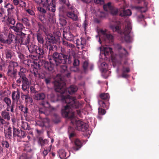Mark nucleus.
<instances>
[{
    "label": "nucleus",
    "instance_id": "obj_1",
    "mask_svg": "<svg viewBox=\"0 0 159 159\" xmlns=\"http://www.w3.org/2000/svg\"><path fill=\"white\" fill-rule=\"evenodd\" d=\"M61 100L63 102L66 104L63 109L61 110L62 115L70 119L72 124L75 126L76 129L82 131L86 130L88 127V125L80 120H77L75 118V113L72 111L73 109L81 108L82 107V104L78 101L76 99L69 95L62 96Z\"/></svg>",
    "mask_w": 159,
    "mask_h": 159
},
{
    "label": "nucleus",
    "instance_id": "obj_2",
    "mask_svg": "<svg viewBox=\"0 0 159 159\" xmlns=\"http://www.w3.org/2000/svg\"><path fill=\"white\" fill-rule=\"evenodd\" d=\"M61 38V33L57 31L53 34H50L47 35V43L46 46L49 50V55L53 54V52H55L57 49V46L55 44L60 41Z\"/></svg>",
    "mask_w": 159,
    "mask_h": 159
},
{
    "label": "nucleus",
    "instance_id": "obj_3",
    "mask_svg": "<svg viewBox=\"0 0 159 159\" xmlns=\"http://www.w3.org/2000/svg\"><path fill=\"white\" fill-rule=\"evenodd\" d=\"M54 87L56 91L62 94L64 93L67 90L70 94H72L78 90L77 87L73 85L70 86L67 89L66 86V83L61 76L59 77V80L55 82Z\"/></svg>",
    "mask_w": 159,
    "mask_h": 159
},
{
    "label": "nucleus",
    "instance_id": "obj_4",
    "mask_svg": "<svg viewBox=\"0 0 159 159\" xmlns=\"http://www.w3.org/2000/svg\"><path fill=\"white\" fill-rule=\"evenodd\" d=\"M52 57L56 66L60 64H70L72 62L70 56L65 52L64 49H61L60 53L53 52Z\"/></svg>",
    "mask_w": 159,
    "mask_h": 159
},
{
    "label": "nucleus",
    "instance_id": "obj_5",
    "mask_svg": "<svg viewBox=\"0 0 159 159\" xmlns=\"http://www.w3.org/2000/svg\"><path fill=\"white\" fill-rule=\"evenodd\" d=\"M67 7L66 9L64 5H62L59 7V11L61 13H66V16L73 20L76 21L78 20V18L75 14L76 9L70 3L66 4Z\"/></svg>",
    "mask_w": 159,
    "mask_h": 159
},
{
    "label": "nucleus",
    "instance_id": "obj_6",
    "mask_svg": "<svg viewBox=\"0 0 159 159\" xmlns=\"http://www.w3.org/2000/svg\"><path fill=\"white\" fill-rule=\"evenodd\" d=\"M38 4H42L43 7L46 8L48 11L54 13L56 11L55 4V0H33Z\"/></svg>",
    "mask_w": 159,
    "mask_h": 159
},
{
    "label": "nucleus",
    "instance_id": "obj_7",
    "mask_svg": "<svg viewBox=\"0 0 159 159\" xmlns=\"http://www.w3.org/2000/svg\"><path fill=\"white\" fill-rule=\"evenodd\" d=\"M110 27L111 26H110ZM113 31H116L120 34L123 33L125 36V39L126 42H130V38L129 36V34L130 32V30L131 29V23L128 22L127 24V26H126L125 29L123 32L120 30V27L118 25H116L115 26L111 27Z\"/></svg>",
    "mask_w": 159,
    "mask_h": 159
},
{
    "label": "nucleus",
    "instance_id": "obj_8",
    "mask_svg": "<svg viewBox=\"0 0 159 159\" xmlns=\"http://www.w3.org/2000/svg\"><path fill=\"white\" fill-rule=\"evenodd\" d=\"M18 76L19 78L16 80V83L20 84L22 83L21 85L22 90L26 93H29L30 83L28 79L26 77L25 75H18Z\"/></svg>",
    "mask_w": 159,
    "mask_h": 159
},
{
    "label": "nucleus",
    "instance_id": "obj_9",
    "mask_svg": "<svg viewBox=\"0 0 159 159\" xmlns=\"http://www.w3.org/2000/svg\"><path fill=\"white\" fill-rule=\"evenodd\" d=\"M11 60L9 62L7 74L9 76L13 77L16 79V75L17 73V68L20 67L17 62Z\"/></svg>",
    "mask_w": 159,
    "mask_h": 159
},
{
    "label": "nucleus",
    "instance_id": "obj_10",
    "mask_svg": "<svg viewBox=\"0 0 159 159\" xmlns=\"http://www.w3.org/2000/svg\"><path fill=\"white\" fill-rule=\"evenodd\" d=\"M31 36L30 34L22 33L18 35V42L20 44L27 46L30 41Z\"/></svg>",
    "mask_w": 159,
    "mask_h": 159
},
{
    "label": "nucleus",
    "instance_id": "obj_11",
    "mask_svg": "<svg viewBox=\"0 0 159 159\" xmlns=\"http://www.w3.org/2000/svg\"><path fill=\"white\" fill-rule=\"evenodd\" d=\"M94 2L96 4L103 5V8L105 12L102 13L101 16L104 17H107L109 13V2H107L106 4H104V0H94Z\"/></svg>",
    "mask_w": 159,
    "mask_h": 159
},
{
    "label": "nucleus",
    "instance_id": "obj_12",
    "mask_svg": "<svg viewBox=\"0 0 159 159\" xmlns=\"http://www.w3.org/2000/svg\"><path fill=\"white\" fill-rule=\"evenodd\" d=\"M38 10L40 12L39 18L42 21L44 20L50 19L52 16L51 13H47L46 9L42 7H38Z\"/></svg>",
    "mask_w": 159,
    "mask_h": 159
},
{
    "label": "nucleus",
    "instance_id": "obj_13",
    "mask_svg": "<svg viewBox=\"0 0 159 159\" xmlns=\"http://www.w3.org/2000/svg\"><path fill=\"white\" fill-rule=\"evenodd\" d=\"M10 28L16 33V34L18 35H19L23 33L22 31L23 29L25 28L23 24L20 22L17 23L15 25H11Z\"/></svg>",
    "mask_w": 159,
    "mask_h": 159
},
{
    "label": "nucleus",
    "instance_id": "obj_14",
    "mask_svg": "<svg viewBox=\"0 0 159 159\" xmlns=\"http://www.w3.org/2000/svg\"><path fill=\"white\" fill-rule=\"evenodd\" d=\"M43 67L46 70L51 73L55 71L54 65L51 61H44L43 62Z\"/></svg>",
    "mask_w": 159,
    "mask_h": 159
},
{
    "label": "nucleus",
    "instance_id": "obj_15",
    "mask_svg": "<svg viewBox=\"0 0 159 159\" xmlns=\"http://www.w3.org/2000/svg\"><path fill=\"white\" fill-rule=\"evenodd\" d=\"M13 134L14 137H17L20 139L24 138L26 136L25 132L21 129H16L13 126Z\"/></svg>",
    "mask_w": 159,
    "mask_h": 159
},
{
    "label": "nucleus",
    "instance_id": "obj_16",
    "mask_svg": "<svg viewBox=\"0 0 159 159\" xmlns=\"http://www.w3.org/2000/svg\"><path fill=\"white\" fill-rule=\"evenodd\" d=\"M107 30L105 29H101L99 30V33L101 34L99 40L100 43H101L100 38H101L102 39L105 41L109 42V34L107 33Z\"/></svg>",
    "mask_w": 159,
    "mask_h": 159
},
{
    "label": "nucleus",
    "instance_id": "obj_17",
    "mask_svg": "<svg viewBox=\"0 0 159 159\" xmlns=\"http://www.w3.org/2000/svg\"><path fill=\"white\" fill-rule=\"evenodd\" d=\"M6 57L8 60H16V59L15 52L12 50L8 49L5 51Z\"/></svg>",
    "mask_w": 159,
    "mask_h": 159
},
{
    "label": "nucleus",
    "instance_id": "obj_18",
    "mask_svg": "<svg viewBox=\"0 0 159 159\" xmlns=\"http://www.w3.org/2000/svg\"><path fill=\"white\" fill-rule=\"evenodd\" d=\"M37 125L42 127H48L50 125V120L47 118L41 119L38 121Z\"/></svg>",
    "mask_w": 159,
    "mask_h": 159
},
{
    "label": "nucleus",
    "instance_id": "obj_19",
    "mask_svg": "<svg viewBox=\"0 0 159 159\" xmlns=\"http://www.w3.org/2000/svg\"><path fill=\"white\" fill-rule=\"evenodd\" d=\"M17 42H18V36L16 37L12 34H9L7 38L6 39V43L10 44L12 43H15Z\"/></svg>",
    "mask_w": 159,
    "mask_h": 159
},
{
    "label": "nucleus",
    "instance_id": "obj_20",
    "mask_svg": "<svg viewBox=\"0 0 159 159\" xmlns=\"http://www.w3.org/2000/svg\"><path fill=\"white\" fill-rule=\"evenodd\" d=\"M71 141L74 145L73 148L75 151L79 150L82 146V142L78 139H75Z\"/></svg>",
    "mask_w": 159,
    "mask_h": 159
},
{
    "label": "nucleus",
    "instance_id": "obj_21",
    "mask_svg": "<svg viewBox=\"0 0 159 159\" xmlns=\"http://www.w3.org/2000/svg\"><path fill=\"white\" fill-rule=\"evenodd\" d=\"M11 98L12 102H15L16 101L17 103L20 101V92L18 89L17 90V91H14L12 92L11 94Z\"/></svg>",
    "mask_w": 159,
    "mask_h": 159
},
{
    "label": "nucleus",
    "instance_id": "obj_22",
    "mask_svg": "<svg viewBox=\"0 0 159 159\" xmlns=\"http://www.w3.org/2000/svg\"><path fill=\"white\" fill-rule=\"evenodd\" d=\"M101 50L103 52V54H104L106 60L109 61V47L108 46L106 45L103 48H101Z\"/></svg>",
    "mask_w": 159,
    "mask_h": 159
},
{
    "label": "nucleus",
    "instance_id": "obj_23",
    "mask_svg": "<svg viewBox=\"0 0 159 159\" xmlns=\"http://www.w3.org/2000/svg\"><path fill=\"white\" fill-rule=\"evenodd\" d=\"M63 36V38L67 40L71 41L74 39V35L70 32H65L64 31Z\"/></svg>",
    "mask_w": 159,
    "mask_h": 159
},
{
    "label": "nucleus",
    "instance_id": "obj_24",
    "mask_svg": "<svg viewBox=\"0 0 159 159\" xmlns=\"http://www.w3.org/2000/svg\"><path fill=\"white\" fill-rule=\"evenodd\" d=\"M34 97L35 100L43 101L45 98L46 95L44 93H41L34 95Z\"/></svg>",
    "mask_w": 159,
    "mask_h": 159
},
{
    "label": "nucleus",
    "instance_id": "obj_25",
    "mask_svg": "<svg viewBox=\"0 0 159 159\" xmlns=\"http://www.w3.org/2000/svg\"><path fill=\"white\" fill-rule=\"evenodd\" d=\"M35 53L39 55V58H43L44 54V51L43 47L39 46L38 48H37Z\"/></svg>",
    "mask_w": 159,
    "mask_h": 159
},
{
    "label": "nucleus",
    "instance_id": "obj_26",
    "mask_svg": "<svg viewBox=\"0 0 159 159\" xmlns=\"http://www.w3.org/2000/svg\"><path fill=\"white\" fill-rule=\"evenodd\" d=\"M2 117L4 120H7V121H9L10 120V113L9 111H6V110L2 111L1 113Z\"/></svg>",
    "mask_w": 159,
    "mask_h": 159
},
{
    "label": "nucleus",
    "instance_id": "obj_27",
    "mask_svg": "<svg viewBox=\"0 0 159 159\" xmlns=\"http://www.w3.org/2000/svg\"><path fill=\"white\" fill-rule=\"evenodd\" d=\"M6 7L7 8V15L12 16L14 9V7L13 5L8 3L6 6Z\"/></svg>",
    "mask_w": 159,
    "mask_h": 159
},
{
    "label": "nucleus",
    "instance_id": "obj_28",
    "mask_svg": "<svg viewBox=\"0 0 159 159\" xmlns=\"http://www.w3.org/2000/svg\"><path fill=\"white\" fill-rule=\"evenodd\" d=\"M12 16L7 15V18L6 20V23L8 25H14L16 23V20L11 16Z\"/></svg>",
    "mask_w": 159,
    "mask_h": 159
},
{
    "label": "nucleus",
    "instance_id": "obj_29",
    "mask_svg": "<svg viewBox=\"0 0 159 159\" xmlns=\"http://www.w3.org/2000/svg\"><path fill=\"white\" fill-rule=\"evenodd\" d=\"M132 12L129 9L126 10H124L122 11H120V16L121 17L125 16H130L131 15Z\"/></svg>",
    "mask_w": 159,
    "mask_h": 159
},
{
    "label": "nucleus",
    "instance_id": "obj_30",
    "mask_svg": "<svg viewBox=\"0 0 159 159\" xmlns=\"http://www.w3.org/2000/svg\"><path fill=\"white\" fill-rule=\"evenodd\" d=\"M12 128L9 126L8 127V129L6 132H4L5 136L6 138L8 139H11L12 137Z\"/></svg>",
    "mask_w": 159,
    "mask_h": 159
},
{
    "label": "nucleus",
    "instance_id": "obj_31",
    "mask_svg": "<svg viewBox=\"0 0 159 159\" xmlns=\"http://www.w3.org/2000/svg\"><path fill=\"white\" fill-rule=\"evenodd\" d=\"M37 39L39 43L43 44L44 43V40L42 33L38 31L36 33Z\"/></svg>",
    "mask_w": 159,
    "mask_h": 159
},
{
    "label": "nucleus",
    "instance_id": "obj_32",
    "mask_svg": "<svg viewBox=\"0 0 159 159\" xmlns=\"http://www.w3.org/2000/svg\"><path fill=\"white\" fill-rule=\"evenodd\" d=\"M26 94H23L22 96H25V101L26 103H32L33 102L32 98L30 97L28 93L25 92Z\"/></svg>",
    "mask_w": 159,
    "mask_h": 159
},
{
    "label": "nucleus",
    "instance_id": "obj_33",
    "mask_svg": "<svg viewBox=\"0 0 159 159\" xmlns=\"http://www.w3.org/2000/svg\"><path fill=\"white\" fill-rule=\"evenodd\" d=\"M58 153L59 156L61 159H65L69 156H68L66 157V152L63 149L60 150L58 152Z\"/></svg>",
    "mask_w": 159,
    "mask_h": 159
},
{
    "label": "nucleus",
    "instance_id": "obj_34",
    "mask_svg": "<svg viewBox=\"0 0 159 159\" xmlns=\"http://www.w3.org/2000/svg\"><path fill=\"white\" fill-rule=\"evenodd\" d=\"M118 12V9L113 7L110 2V13L113 15H117Z\"/></svg>",
    "mask_w": 159,
    "mask_h": 159
},
{
    "label": "nucleus",
    "instance_id": "obj_35",
    "mask_svg": "<svg viewBox=\"0 0 159 159\" xmlns=\"http://www.w3.org/2000/svg\"><path fill=\"white\" fill-rule=\"evenodd\" d=\"M15 107V102H12L11 105H9L7 107L6 110L8 111H11V113H14L15 111L14 108Z\"/></svg>",
    "mask_w": 159,
    "mask_h": 159
},
{
    "label": "nucleus",
    "instance_id": "obj_36",
    "mask_svg": "<svg viewBox=\"0 0 159 159\" xmlns=\"http://www.w3.org/2000/svg\"><path fill=\"white\" fill-rule=\"evenodd\" d=\"M26 46L28 47V49L30 53H32L36 52V49L37 48V47L36 45L34 44H31L29 46H28V45Z\"/></svg>",
    "mask_w": 159,
    "mask_h": 159
},
{
    "label": "nucleus",
    "instance_id": "obj_37",
    "mask_svg": "<svg viewBox=\"0 0 159 159\" xmlns=\"http://www.w3.org/2000/svg\"><path fill=\"white\" fill-rule=\"evenodd\" d=\"M39 113L40 114H43L47 116L49 114V111L47 108H41L39 109Z\"/></svg>",
    "mask_w": 159,
    "mask_h": 159
},
{
    "label": "nucleus",
    "instance_id": "obj_38",
    "mask_svg": "<svg viewBox=\"0 0 159 159\" xmlns=\"http://www.w3.org/2000/svg\"><path fill=\"white\" fill-rule=\"evenodd\" d=\"M66 64H60L59 65L56 66L60 68V71L61 73L66 72L67 70V66L65 65Z\"/></svg>",
    "mask_w": 159,
    "mask_h": 159
},
{
    "label": "nucleus",
    "instance_id": "obj_39",
    "mask_svg": "<svg viewBox=\"0 0 159 159\" xmlns=\"http://www.w3.org/2000/svg\"><path fill=\"white\" fill-rule=\"evenodd\" d=\"M2 102L5 103L7 107L9 105H11L12 103L11 100L8 97H4L2 100Z\"/></svg>",
    "mask_w": 159,
    "mask_h": 159
},
{
    "label": "nucleus",
    "instance_id": "obj_40",
    "mask_svg": "<svg viewBox=\"0 0 159 159\" xmlns=\"http://www.w3.org/2000/svg\"><path fill=\"white\" fill-rule=\"evenodd\" d=\"M1 144L4 148L7 149H9L11 147L10 144L7 140L2 141Z\"/></svg>",
    "mask_w": 159,
    "mask_h": 159
},
{
    "label": "nucleus",
    "instance_id": "obj_41",
    "mask_svg": "<svg viewBox=\"0 0 159 159\" xmlns=\"http://www.w3.org/2000/svg\"><path fill=\"white\" fill-rule=\"evenodd\" d=\"M22 22L26 26L29 27L30 25V20L26 17H23L21 20Z\"/></svg>",
    "mask_w": 159,
    "mask_h": 159
},
{
    "label": "nucleus",
    "instance_id": "obj_42",
    "mask_svg": "<svg viewBox=\"0 0 159 159\" xmlns=\"http://www.w3.org/2000/svg\"><path fill=\"white\" fill-rule=\"evenodd\" d=\"M38 143L41 146H43L47 144L48 143V141L47 139H43L42 138H39L38 141Z\"/></svg>",
    "mask_w": 159,
    "mask_h": 159
},
{
    "label": "nucleus",
    "instance_id": "obj_43",
    "mask_svg": "<svg viewBox=\"0 0 159 159\" xmlns=\"http://www.w3.org/2000/svg\"><path fill=\"white\" fill-rule=\"evenodd\" d=\"M19 109L25 114L28 113V108L26 107H25L23 105H20L19 107Z\"/></svg>",
    "mask_w": 159,
    "mask_h": 159
},
{
    "label": "nucleus",
    "instance_id": "obj_44",
    "mask_svg": "<svg viewBox=\"0 0 159 159\" xmlns=\"http://www.w3.org/2000/svg\"><path fill=\"white\" fill-rule=\"evenodd\" d=\"M6 121L3 118L0 116V130L2 129L3 125H5Z\"/></svg>",
    "mask_w": 159,
    "mask_h": 159
},
{
    "label": "nucleus",
    "instance_id": "obj_45",
    "mask_svg": "<svg viewBox=\"0 0 159 159\" xmlns=\"http://www.w3.org/2000/svg\"><path fill=\"white\" fill-rule=\"evenodd\" d=\"M109 94L108 93H103L101 94L100 97L101 99L104 100H107L108 98Z\"/></svg>",
    "mask_w": 159,
    "mask_h": 159
},
{
    "label": "nucleus",
    "instance_id": "obj_46",
    "mask_svg": "<svg viewBox=\"0 0 159 159\" xmlns=\"http://www.w3.org/2000/svg\"><path fill=\"white\" fill-rule=\"evenodd\" d=\"M6 35L5 34H0V41L3 43H6V39H5Z\"/></svg>",
    "mask_w": 159,
    "mask_h": 159
},
{
    "label": "nucleus",
    "instance_id": "obj_47",
    "mask_svg": "<svg viewBox=\"0 0 159 159\" xmlns=\"http://www.w3.org/2000/svg\"><path fill=\"white\" fill-rule=\"evenodd\" d=\"M51 145L50 146V148L49 150L48 149V148H44V150L43 151V155L44 157H45L48 154V152L50 151L51 148Z\"/></svg>",
    "mask_w": 159,
    "mask_h": 159
},
{
    "label": "nucleus",
    "instance_id": "obj_48",
    "mask_svg": "<svg viewBox=\"0 0 159 159\" xmlns=\"http://www.w3.org/2000/svg\"><path fill=\"white\" fill-rule=\"evenodd\" d=\"M135 8L136 9L140 10L141 12H145L147 10L144 7L139 6H136Z\"/></svg>",
    "mask_w": 159,
    "mask_h": 159
},
{
    "label": "nucleus",
    "instance_id": "obj_49",
    "mask_svg": "<svg viewBox=\"0 0 159 159\" xmlns=\"http://www.w3.org/2000/svg\"><path fill=\"white\" fill-rule=\"evenodd\" d=\"M70 70L71 71L74 72H78L79 71V66H72L70 67Z\"/></svg>",
    "mask_w": 159,
    "mask_h": 159
},
{
    "label": "nucleus",
    "instance_id": "obj_50",
    "mask_svg": "<svg viewBox=\"0 0 159 159\" xmlns=\"http://www.w3.org/2000/svg\"><path fill=\"white\" fill-rule=\"evenodd\" d=\"M19 68H20V69L18 73V75H25V73L26 71V69L24 68H21L20 66Z\"/></svg>",
    "mask_w": 159,
    "mask_h": 159
},
{
    "label": "nucleus",
    "instance_id": "obj_51",
    "mask_svg": "<svg viewBox=\"0 0 159 159\" xmlns=\"http://www.w3.org/2000/svg\"><path fill=\"white\" fill-rule=\"evenodd\" d=\"M81 41H80L81 48L82 49L84 48V46L86 44V41L85 39L83 38H81Z\"/></svg>",
    "mask_w": 159,
    "mask_h": 159
},
{
    "label": "nucleus",
    "instance_id": "obj_52",
    "mask_svg": "<svg viewBox=\"0 0 159 159\" xmlns=\"http://www.w3.org/2000/svg\"><path fill=\"white\" fill-rule=\"evenodd\" d=\"M21 127L24 129H29L28 123L27 122H24L21 125Z\"/></svg>",
    "mask_w": 159,
    "mask_h": 159
},
{
    "label": "nucleus",
    "instance_id": "obj_53",
    "mask_svg": "<svg viewBox=\"0 0 159 159\" xmlns=\"http://www.w3.org/2000/svg\"><path fill=\"white\" fill-rule=\"evenodd\" d=\"M80 64V61L79 60L77 59L76 58H74V62L73 63V66H79V65Z\"/></svg>",
    "mask_w": 159,
    "mask_h": 159
},
{
    "label": "nucleus",
    "instance_id": "obj_54",
    "mask_svg": "<svg viewBox=\"0 0 159 159\" xmlns=\"http://www.w3.org/2000/svg\"><path fill=\"white\" fill-rule=\"evenodd\" d=\"M88 65V63L86 61H84L83 65V67L85 72H86L87 69Z\"/></svg>",
    "mask_w": 159,
    "mask_h": 159
},
{
    "label": "nucleus",
    "instance_id": "obj_55",
    "mask_svg": "<svg viewBox=\"0 0 159 159\" xmlns=\"http://www.w3.org/2000/svg\"><path fill=\"white\" fill-rule=\"evenodd\" d=\"M17 53L18 54V57L20 59V60H23L24 58V55L20 52H17Z\"/></svg>",
    "mask_w": 159,
    "mask_h": 159
},
{
    "label": "nucleus",
    "instance_id": "obj_56",
    "mask_svg": "<svg viewBox=\"0 0 159 159\" xmlns=\"http://www.w3.org/2000/svg\"><path fill=\"white\" fill-rule=\"evenodd\" d=\"M98 113L100 115H103L105 114V110L102 108H98Z\"/></svg>",
    "mask_w": 159,
    "mask_h": 159
},
{
    "label": "nucleus",
    "instance_id": "obj_57",
    "mask_svg": "<svg viewBox=\"0 0 159 159\" xmlns=\"http://www.w3.org/2000/svg\"><path fill=\"white\" fill-rule=\"evenodd\" d=\"M75 132V129L72 127L69 126L68 129V133L69 134Z\"/></svg>",
    "mask_w": 159,
    "mask_h": 159
},
{
    "label": "nucleus",
    "instance_id": "obj_58",
    "mask_svg": "<svg viewBox=\"0 0 159 159\" xmlns=\"http://www.w3.org/2000/svg\"><path fill=\"white\" fill-rule=\"evenodd\" d=\"M41 104L43 106L46 107H48L50 106L49 103L48 101L45 102L43 101Z\"/></svg>",
    "mask_w": 159,
    "mask_h": 159
},
{
    "label": "nucleus",
    "instance_id": "obj_59",
    "mask_svg": "<svg viewBox=\"0 0 159 159\" xmlns=\"http://www.w3.org/2000/svg\"><path fill=\"white\" fill-rule=\"evenodd\" d=\"M88 25V21L86 20H85L82 25V27L84 28V30H85L87 28Z\"/></svg>",
    "mask_w": 159,
    "mask_h": 159
},
{
    "label": "nucleus",
    "instance_id": "obj_60",
    "mask_svg": "<svg viewBox=\"0 0 159 159\" xmlns=\"http://www.w3.org/2000/svg\"><path fill=\"white\" fill-rule=\"evenodd\" d=\"M30 92L33 93H36L38 91L35 90L34 87L33 86H31L30 87Z\"/></svg>",
    "mask_w": 159,
    "mask_h": 159
},
{
    "label": "nucleus",
    "instance_id": "obj_61",
    "mask_svg": "<svg viewBox=\"0 0 159 159\" xmlns=\"http://www.w3.org/2000/svg\"><path fill=\"white\" fill-rule=\"evenodd\" d=\"M68 134L69 138L70 140L72 138L75 137L76 135V134L75 132Z\"/></svg>",
    "mask_w": 159,
    "mask_h": 159
},
{
    "label": "nucleus",
    "instance_id": "obj_62",
    "mask_svg": "<svg viewBox=\"0 0 159 159\" xmlns=\"http://www.w3.org/2000/svg\"><path fill=\"white\" fill-rule=\"evenodd\" d=\"M130 72L129 68L128 67H125L123 66V67L122 72L129 73Z\"/></svg>",
    "mask_w": 159,
    "mask_h": 159
},
{
    "label": "nucleus",
    "instance_id": "obj_63",
    "mask_svg": "<svg viewBox=\"0 0 159 159\" xmlns=\"http://www.w3.org/2000/svg\"><path fill=\"white\" fill-rule=\"evenodd\" d=\"M51 81V78L48 77V78H44V81L47 84H49Z\"/></svg>",
    "mask_w": 159,
    "mask_h": 159
},
{
    "label": "nucleus",
    "instance_id": "obj_64",
    "mask_svg": "<svg viewBox=\"0 0 159 159\" xmlns=\"http://www.w3.org/2000/svg\"><path fill=\"white\" fill-rule=\"evenodd\" d=\"M64 73V75L67 78H70L71 77V73L67 70Z\"/></svg>",
    "mask_w": 159,
    "mask_h": 159
}]
</instances>
